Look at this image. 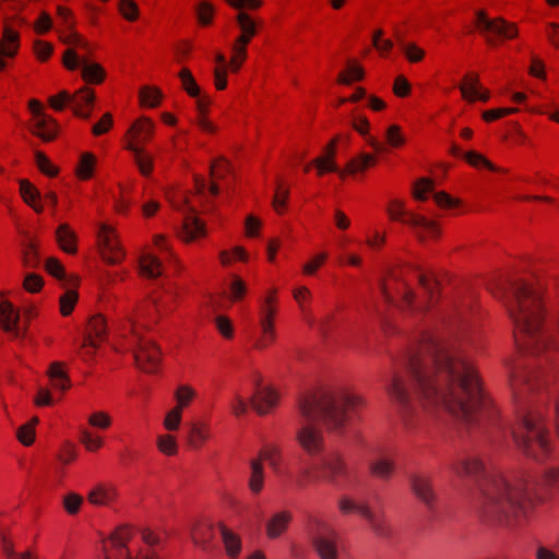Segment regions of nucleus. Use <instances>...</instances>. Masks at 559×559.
<instances>
[{
  "label": "nucleus",
  "mask_w": 559,
  "mask_h": 559,
  "mask_svg": "<svg viewBox=\"0 0 559 559\" xmlns=\"http://www.w3.org/2000/svg\"><path fill=\"white\" fill-rule=\"evenodd\" d=\"M248 487L253 495H259L264 486V467L261 459H252L249 462Z\"/></svg>",
  "instance_id": "nucleus-26"
},
{
  "label": "nucleus",
  "mask_w": 559,
  "mask_h": 559,
  "mask_svg": "<svg viewBox=\"0 0 559 559\" xmlns=\"http://www.w3.org/2000/svg\"><path fill=\"white\" fill-rule=\"evenodd\" d=\"M364 404L361 396L344 390L307 394L300 397L298 443L310 456L321 454L324 450V440L317 424L321 423L331 431H341Z\"/></svg>",
  "instance_id": "nucleus-3"
},
{
  "label": "nucleus",
  "mask_w": 559,
  "mask_h": 559,
  "mask_svg": "<svg viewBox=\"0 0 559 559\" xmlns=\"http://www.w3.org/2000/svg\"><path fill=\"white\" fill-rule=\"evenodd\" d=\"M98 240L102 255L108 263L116 264L122 260L124 253L120 247L115 230L110 226L106 224L100 225Z\"/></svg>",
  "instance_id": "nucleus-17"
},
{
  "label": "nucleus",
  "mask_w": 559,
  "mask_h": 559,
  "mask_svg": "<svg viewBox=\"0 0 559 559\" xmlns=\"http://www.w3.org/2000/svg\"><path fill=\"white\" fill-rule=\"evenodd\" d=\"M383 31L377 29L372 36L373 46L381 52H388L393 48V43L390 39H382Z\"/></svg>",
  "instance_id": "nucleus-58"
},
{
  "label": "nucleus",
  "mask_w": 559,
  "mask_h": 559,
  "mask_svg": "<svg viewBox=\"0 0 559 559\" xmlns=\"http://www.w3.org/2000/svg\"><path fill=\"white\" fill-rule=\"evenodd\" d=\"M129 323L135 340L134 360L136 366L145 372L156 371L160 361L159 348L138 332L131 318H129Z\"/></svg>",
  "instance_id": "nucleus-11"
},
{
  "label": "nucleus",
  "mask_w": 559,
  "mask_h": 559,
  "mask_svg": "<svg viewBox=\"0 0 559 559\" xmlns=\"http://www.w3.org/2000/svg\"><path fill=\"white\" fill-rule=\"evenodd\" d=\"M314 469L321 474L322 479L335 486H338L340 480L348 475L347 463L337 450L323 453L314 464Z\"/></svg>",
  "instance_id": "nucleus-12"
},
{
  "label": "nucleus",
  "mask_w": 559,
  "mask_h": 559,
  "mask_svg": "<svg viewBox=\"0 0 559 559\" xmlns=\"http://www.w3.org/2000/svg\"><path fill=\"white\" fill-rule=\"evenodd\" d=\"M20 191L24 201L29 204L36 212H41L44 206L41 204V197L39 191L28 181H22Z\"/></svg>",
  "instance_id": "nucleus-31"
},
{
  "label": "nucleus",
  "mask_w": 559,
  "mask_h": 559,
  "mask_svg": "<svg viewBox=\"0 0 559 559\" xmlns=\"http://www.w3.org/2000/svg\"><path fill=\"white\" fill-rule=\"evenodd\" d=\"M214 530L210 524H199L192 531V540L197 546L205 548L213 539Z\"/></svg>",
  "instance_id": "nucleus-38"
},
{
  "label": "nucleus",
  "mask_w": 559,
  "mask_h": 559,
  "mask_svg": "<svg viewBox=\"0 0 559 559\" xmlns=\"http://www.w3.org/2000/svg\"><path fill=\"white\" fill-rule=\"evenodd\" d=\"M185 206L187 207V212L185 209L176 206L177 210L185 212L179 236L183 241L191 242L200 237H204L206 235V228L205 224L194 215L193 209L188 205Z\"/></svg>",
  "instance_id": "nucleus-19"
},
{
  "label": "nucleus",
  "mask_w": 559,
  "mask_h": 559,
  "mask_svg": "<svg viewBox=\"0 0 559 559\" xmlns=\"http://www.w3.org/2000/svg\"><path fill=\"white\" fill-rule=\"evenodd\" d=\"M230 171V165L224 158H219L211 166V176L213 178L222 179Z\"/></svg>",
  "instance_id": "nucleus-56"
},
{
  "label": "nucleus",
  "mask_w": 559,
  "mask_h": 559,
  "mask_svg": "<svg viewBox=\"0 0 559 559\" xmlns=\"http://www.w3.org/2000/svg\"><path fill=\"white\" fill-rule=\"evenodd\" d=\"M460 90H461L462 96L468 102H475L477 99L481 100V102H487L490 97L488 91L481 92L479 88H474L473 92H469L467 86H465V85H461Z\"/></svg>",
  "instance_id": "nucleus-55"
},
{
  "label": "nucleus",
  "mask_w": 559,
  "mask_h": 559,
  "mask_svg": "<svg viewBox=\"0 0 559 559\" xmlns=\"http://www.w3.org/2000/svg\"><path fill=\"white\" fill-rule=\"evenodd\" d=\"M63 64L69 70H75L81 67L82 76L88 83H100L105 76V72L99 64L91 63L85 59H81L72 49L66 50Z\"/></svg>",
  "instance_id": "nucleus-16"
},
{
  "label": "nucleus",
  "mask_w": 559,
  "mask_h": 559,
  "mask_svg": "<svg viewBox=\"0 0 559 559\" xmlns=\"http://www.w3.org/2000/svg\"><path fill=\"white\" fill-rule=\"evenodd\" d=\"M157 447L160 452H163L167 455H173L177 451L176 440L174 437H171L169 435H164V436L158 437Z\"/></svg>",
  "instance_id": "nucleus-53"
},
{
  "label": "nucleus",
  "mask_w": 559,
  "mask_h": 559,
  "mask_svg": "<svg viewBox=\"0 0 559 559\" xmlns=\"http://www.w3.org/2000/svg\"><path fill=\"white\" fill-rule=\"evenodd\" d=\"M140 97L142 105L155 107L158 105L162 95L158 90L144 87L140 93Z\"/></svg>",
  "instance_id": "nucleus-50"
},
{
  "label": "nucleus",
  "mask_w": 559,
  "mask_h": 559,
  "mask_svg": "<svg viewBox=\"0 0 559 559\" xmlns=\"http://www.w3.org/2000/svg\"><path fill=\"white\" fill-rule=\"evenodd\" d=\"M214 7L207 1H201L197 7V16L202 25H209L212 22Z\"/></svg>",
  "instance_id": "nucleus-45"
},
{
  "label": "nucleus",
  "mask_w": 559,
  "mask_h": 559,
  "mask_svg": "<svg viewBox=\"0 0 559 559\" xmlns=\"http://www.w3.org/2000/svg\"><path fill=\"white\" fill-rule=\"evenodd\" d=\"M20 48V36L12 28L8 27L2 22V59L4 58H13ZM7 63L2 60V70L5 68Z\"/></svg>",
  "instance_id": "nucleus-22"
},
{
  "label": "nucleus",
  "mask_w": 559,
  "mask_h": 559,
  "mask_svg": "<svg viewBox=\"0 0 559 559\" xmlns=\"http://www.w3.org/2000/svg\"><path fill=\"white\" fill-rule=\"evenodd\" d=\"M374 163V158L371 155L362 154L358 158L352 159L347 164V171L354 174L358 170H362Z\"/></svg>",
  "instance_id": "nucleus-48"
},
{
  "label": "nucleus",
  "mask_w": 559,
  "mask_h": 559,
  "mask_svg": "<svg viewBox=\"0 0 559 559\" xmlns=\"http://www.w3.org/2000/svg\"><path fill=\"white\" fill-rule=\"evenodd\" d=\"M37 423L38 419L35 417L32 419V423L25 424L19 428L16 436L24 445H31L33 443L35 437L34 426Z\"/></svg>",
  "instance_id": "nucleus-44"
},
{
  "label": "nucleus",
  "mask_w": 559,
  "mask_h": 559,
  "mask_svg": "<svg viewBox=\"0 0 559 559\" xmlns=\"http://www.w3.org/2000/svg\"><path fill=\"white\" fill-rule=\"evenodd\" d=\"M48 376L55 389L64 392L70 386L69 377L62 370L60 362L56 361L50 365Z\"/></svg>",
  "instance_id": "nucleus-33"
},
{
  "label": "nucleus",
  "mask_w": 559,
  "mask_h": 559,
  "mask_svg": "<svg viewBox=\"0 0 559 559\" xmlns=\"http://www.w3.org/2000/svg\"><path fill=\"white\" fill-rule=\"evenodd\" d=\"M273 299L267 297L264 299L260 311L261 336L255 341L257 348H265L275 340V330L273 325V316L275 309L272 307Z\"/></svg>",
  "instance_id": "nucleus-18"
},
{
  "label": "nucleus",
  "mask_w": 559,
  "mask_h": 559,
  "mask_svg": "<svg viewBox=\"0 0 559 559\" xmlns=\"http://www.w3.org/2000/svg\"><path fill=\"white\" fill-rule=\"evenodd\" d=\"M141 273L150 278H155L162 274L160 261L153 254H145L140 261Z\"/></svg>",
  "instance_id": "nucleus-35"
},
{
  "label": "nucleus",
  "mask_w": 559,
  "mask_h": 559,
  "mask_svg": "<svg viewBox=\"0 0 559 559\" xmlns=\"http://www.w3.org/2000/svg\"><path fill=\"white\" fill-rule=\"evenodd\" d=\"M36 164L43 174L50 177L57 175V169L51 165L49 159L41 152L36 153Z\"/></svg>",
  "instance_id": "nucleus-57"
},
{
  "label": "nucleus",
  "mask_w": 559,
  "mask_h": 559,
  "mask_svg": "<svg viewBox=\"0 0 559 559\" xmlns=\"http://www.w3.org/2000/svg\"><path fill=\"white\" fill-rule=\"evenodd\" d=\"M501 295L515 325L520 350L534 356L559 349L554 330L544 323L540 296L532 285L514 281L501 289Z\"/></svg>",
  "instance_id": "nucleus-4"
},
{
  "label": "nucleus",
  "mask_w": 559,
  "mask_h": 559,
  "mask_svg": "<svg viewBox=\"0 0 559 559\" xmlns=\"http://www.w3.org/2000/svg\"><path fill=\"white\" fill-rule=\"evenodd\" d=\"M23 262L26 267L35 269L40 264L39 253L35 241L27 237L23 245Z\"/></svg>",
  "instance_id": "nucleus-36"
},
{
  "label": "nucleus",
  "mask_w": 559,
  "mask_h": 559,
  "mask_svg": "<svg viewBox=\"0 0 559 559\" xmlns=\"http://www.w3.org/2000/svg\"><path fill=\"white\" fill-rule=\"evenodd\" d=\"M154 128L153 121L142 117L129 130L134 135V140L129 142L126 148L134 155V162L143 176H148L153 170V157L144 151L142 144L151 139Z\"/></svg>",
  "instance_id": "nucleus-5"
},
{
  "label": "nucleus",
  "mask_w": 559,
  "mask_h": 559,
  "mask_svg": "<svg viewBox=\"0 0 559 559\" xmlns=\"http://www.w3.org/2000/svg\"><path fill=\"white\" fill-rule=\"evenodd\" d=\"M460 477H471L478 483V508L485 521L510 528L522 527L533 515L535 500L543 501V489L559 490V467L544 472L539 480L514 476L506 478L486 469L477 457L469 456L452 465Z\"/></svg>",
  "instance_id": "nucleus-2"
},
{
  "label": "nucleus",
  "mask_w": 559,
  "mask_h": 559,
  "mask_svg": "<svg viewBox=\"0 0 559 559\" xmlns=\"http://www.w3.org/2000/svg\"><path fill=\"white\" fill-rule=\"evenodd\" d=\"M88 423L94 427L106 429L110 426L111 418L106 413L97 412L90 416Z\"/></svg>",
  "instance_id": "nucleus-61"
},
{
  "label": "nucleus",
  "mask_w": 559,
  "mask_h": 559,
  "mask_svg": "<svg viewBox=\"0 0 559 559\" xmlns=\"http://www.w3.org/2000/svg\"><path fill=\"white\" fill-rule=\"evenodd\" d=\"M403 365L405 376L395 377L388 392L405 425L417 407L451 414L469 427L496 421L476 370L453 343L425 332L407 349Z\"/></svg>",
  "instance_id": "nucleus-1"
},
{
  "label": "nucleus",
  "mask_w": 559,
  "mask_h": 559,
  "mask_svg": "<svg viewBox=\"0 0 559 559\" xmlns=\"http://www.w3.org/2000/svg\"><path fill=\"white\" fill-rule=\"evenodd\" d=\"M78 301V293L74 290H67L60 297V311L63 316H69Z\"/></svg>",
  "instance_id": "nucleus-46"
},
{
  "label": "nucleus",
  "mask_w": 559,
  "mask_h": 559,
  "mask_svg": "<svg viewBox=\"0 0 559 559\" xmlns=\"http://www.w3.org/2000/svg\"><path fill=\"white\" fill-rule=\"evenodd\" d=\"M83 502L81 496L74 492H70L63 498V507L69 514H75Z\"/></svg>",
  "instance_id": "nucleus-54"
},
{
  "label": "nucleus",
  "mask_w": 559,
  "mask_h": 559,
  "mask_svg": "<svg viewBox=\"0 0 559 559\" xmlns=\"http://www.w3.org/2000/svg\"><path fill=\"white\" fill-rule=\"evenodd\" d=\"M94 102V94L87 87L81 88L76 94L71 95L66 91L60 92L56 96H51L49 103L56 110H62L66 105H72L74 112L84 118H90V112H84V106H91Z\"/></svg>",
  "instance_id": "nucleus-13"
},
{
  "label": "nucleus",
  "mask_w": 559,
  "mask_h": 559,
  "mask_svg": "<svg viewBox=\"0 0 559 559\" xmlns=\"http://www.w3.org/2000/svg\"><path fill=\"white\" fill-rule=\"evenodd\" d=\"M257 459H261V464H263V461H267L270 466L275 472H278L281 465V452L276 447H271L261 451Z\"/></svg>",
  "instance_id": "nucleus-43"
},
{
  "label": "nucleus",
  "mask_w": 559,
  "mask_h": 559,
  "mask_svg": "<svg viewBox=\"0 0 559 559\" xmlns=\"http://www.w3.org/2000/svg\"><path fill=\"white\" fill-rule=\"evenodd\" d=\"M409 487L415 497L425 507L432 511L437 503V493L432 486V478L428 474L421 472H413L407 475Z\"/></svg>",
  "instance_id": "nucleus-14"
},
{
  "label": "nucleus",
  "mask_w": 559,
  "mask_h": 559,
  "mask_svg": "<svg viewBox=\"0 0 559 559\" xmlns=\"http://www.w3.org/2000/svg\"><path fill=\"white\" fill-rule=\"evenodd\" d=\"M34 128V133L44 141H51L56 136L55 122L47 117L38 118Z\"/></svg>",
  "instance_id": "nucleus-37"
},
{
  "label": "nucleus",
  "mask_w": 559,
  "mask_h": 559,
  "mask_svg": "<svg viewBox=\"0 0 559 559\" xmlns=\"http://www.w3.org/2000/svg\"><path fill=\"white\" fill-rule=\"evenodd\" d=\"M219 532L226 554L229 557H236L241 549V542L239 536L234 534L224 525H219Z\"/></svg>",
  "instance_id": "nucleus-32"
},
{
  "label": "nucleus",
  "mask_w": 559,
  "mask_h": 559,
  "mask_svg": "<svg viewBox=\"0 0 559 559\" xmlns=\"http://www.w3.org/2000/svg\"><path fill=\"white\" fill-rule=\"evenodd\" d=\"M46 271L52 276L62 280L66 276L62 264L56 258H49L45 264Z\"/></svg>",
  "instance_id": "nucleus-59"
},
{
  "label": "nucleus",
  "mask_w": 559,
  "mask_h": 559,
  "mask_svg": "<svg viewBox=\"0 0 559 559\" xmlns=\"http://www.w3.org/2000/svg\"><path fill=\"white\" fill-rule=\"evenodd\" d=\"M396 468L393 456L381 454L369 462V471L372 476L381 480H389Z\"/></svg>",
  "instance_id": "nucleus-21"
},
{
  "label": "nucleus",
  "mask_w": 559,
  "mask_h": 559,
  "mask_svg": "<svg viewBox=\"0 0 559 559\" xmlns=\"http://www.w3.org/2000/svg\"><path fill=\"white\" fill-rule=\"evenodd\" d=\"M386 142L393 147H399L404 144L405 139L401 133V128L396 124L390 126L385 132Z\"/></svg>",
  "instance_id": "nucleus-52"
},
{
  "label": "nucleus",
  "mask_w": 559,
  "mask_h": 559,
  "mask_svg": "<svg viewBox=\"0 0 559 559\" xmlns=\"http://www.w3.org/2000/svg\"><path fill=\"white\" fill-rule=\"evenodd\" d=\"M476 26L486 37L489 45H496L497 39H511L518 35L515 24L506 21L502 17L489 19L484 11L476 13Z\"/></svg>",
  "instance_id": "nucleus-9"
},
{
  "label": "nucleus",
  "mask_w": 559,
  "mask_h": 559,
  "mask_svg": "<svg viewBox=\"0 0 559 559\" xmlns=\"http://www.w3.org/2000/svg\"><path fill=\"white\" fill-rule=\"evenodd\" d=\"M131 530L128 526L118 527L108 538L103 540V559H159L155 551H140L133 557L128 549Z\"/></svg>",
  "instance_id": "nucleus-6"
},
{
  "label": "nucleus",
  "mask_w": 559,
  "mask_h": 559,
  "mask_svg": "<svg viewBox=\"0 0 559 559\" xmlns=\"http://www.w3.org/2000/svg\"><path fill=\"white\" fill-rule=\"evenodd\" d=\"M52 50H53V47L49 43L41 41V40H36L34 43V51H35L37 58L40 59L41 61L47 60L50 57V55L52 53Z\"/></svg>",
  "instance_id": "nucleus-63"
},
{
  "label": "nucleus",
  "mask_w": 559,
  "mask_h": 559,
  "mask_svg": "<svg viewBox=\"0 0 559 559\" xmlns=\"http://www.w3.org/2000/svg\"><path fill=\"white\" fill-rule=\"evenodd\" d=\"M335 143L333 140L325 148L324 156L316 158L311 164L306 165L305 171H309L311 165H316L318 167L319 174L322 175L324 171H338L336 164L334 163L335 156Z\"/></svg>",
  "instance_id": "nucleus-27"
},
{
  "label": "nucleus",
  "mask_w": 559,
  "mask_h": 559,
  "mask_svg": "<svg viewBox=\"0 0 559 559\" xmlns=\"http://www.w3.org/2000/svg\"><path fill=\"white\" fill-rule=\"evenodd\" d=\"M181 421V413L179 409H170L164 420V426L167 430H177L179 428V424Z\"/></svg>",
  "instance_id": "nucleus-62"
},
{
  "label": "nucleus",
  "mask_w": 559,
  "mask_h": 559,
  "mask_svg": "<svg viewBox=\"0 0 559 559\" xmlns=\"http://www.w3.org/2000/svg\"><path fill=\"white\" fill-rule=\"evenodd\" d=\"M210 438V429L205 424L192 423L189 427V441L193 448H200Z\"/></svg>",
  "instance_id": "nucleus-34"
},
{
  "label": "nucleus",
  "mask_w": 559,
  "mask_h": 559,
  "mask_svg": "<svg viewBox=\"0 0 559 559\" xmlns=\"http://www.w3.org/2000/svg\"><path fill=\"white\" fill-rule=\"evenodd\" d=\"M106 335V323L102 316H94L88 323V333L84 337V347H96L97 341H103Z\"/></svg>",
  "instance_id": "nucleus-24"
},
{
  "label": "nucleus",
  "mask_w": 559,
  "mask_h": 559,
  "mask_svg": "<svg viewBox=\"0 0 559 559\" xmlns=\"http://www.w3.org/2000/svg\"><path fill=\"white\" fill-rule=\"evenodd\" d=\"M388 214L391 219L406 223L412 227L418 229L420 239L425 237L435 238L439 236V229L433 221H429L421 215L408 213L404 210V204L399 200H393L389 207Z\"/></svg>",
  "instance_id": "nucleus-10"
},
{
  "label": "nucleus",
  "mask_w": 559,
  "mask_h": 559,
  "mask_svg": "<svg viewBox=\"0 0 559 559\" xmlns=\"http://www.w3.org/2000/svg\"><path fill=\"white\" fill-rule=\"evenodd\" d=\"M292 520V513L288 511H280L271 516L266 522V535L269 538L280 537L287 528Z\"/></svg>",
  "instance_id": "nucleus-25"
},
{
  "label": "nucleus",
  "mask_w": 559,
  "mask_h": 559,
  "mask_svg": "<svg viewBox=\"0 0 559 559\" xmlns=\"http://www.w3.org/2000/svg\"><path fill=\"white\" fill-rule=\"evenodd\" d=\"M234 56L230 61V66L233 71H238L240 69L241 63L247 58V45L234 43L233 45Z\"/></svg>",
  "instance_id": "nucleus-49"
},
{
  "label": "nucleus",
  "mask_w": 559,
  "mask_h": 559,
  "mask_svg": "<svg viewBox=\"0 0 559 559\" xmlns=\"http://www.w3.org/2000/svg\"><path fill=\"white\" fill-rule=\"evenodd\" d=\"M277 394L269 388H259L251 397V405L259 414H265L276 405Z\"/></svg>",
  "instance_id": "nucleus-23"
},
{
  "label": "nucleus",
  "mask_w": 559,
  "mask_h": 559,
  "mask_svg": "<svg viewBox=\"0 0 559 559\" xmlns=\"http://www.w3.org/2000/svg\"><path fill=\"white\" fill-rule=\"evenodd\" d=\"M44 284L43 278L34 273H29L24 278V288L29 293H37Z\"/></svg>",
  "instance_id": "nucleus-60"
},
{
  "label": "nucleus",
  "mask_w": 559,
  "mask_h": 559,
  "mask_svg": "<svg viewBox=\"0 0 559 559\" xmlns=\"http://www.w3.org/2000/svg\"><path fill=\"white\" fill-rule=\"evenodd\" d=\"M433 191V181L427 178L419 179L414 188V198L419 201H425L427 194Z\"/></svg>",
  "instance_id": "nucleus-47"
},
{
  "label": "nucleus",
  "mask_w": 559,
  "mask_h": 559,
  "mask_svg": "<svg viewBox=\"0 0 559 559\" xmlns=\"http://www.w3.org/2000/svg\"><path fill=\"white\" fill-rule=\"evenodd\" d=\"M364 78V70L360 66L349 63L345 72L340 73L338 83L350 84L354 81H360Z\"/></svg>",
  "instance_id": "nucleus-42"
},
{
  "label": "nucleus",
  "mask_w": 559,
  "mask_h": 559,
  "mask_svg": "<svg viewBox=\"0 0 559 559\" xmlns=\"http://www.w3.org/2000/svg\"><path fill=\"white\" fill-rule=\"evenodd\" d=\"M402 307L403 309L418 312H421L426 309V306L415 304V293L406 287L402 293Z\"/></svg>",
  "instance_id": "nucleus-51"
},
{
  "label": "nucleus",
  "mask_w": 559,
  "mask_h": 559,
  "mask_svg": "<svg viewBox=\"0 0 559 559\" xmlns=\"http://www.w3.org/2000/svg\"><path fill=\"white\" fill-rule=\"evenodd\" d=\"M2 332L12 334L14 338L25 335V328L20 324V313L11 302L2 298Z\"/></svg>",
  "instance_id": "nucleus-20"
},
{
  "label": "nucleus",
  "mask_w": 559,
  "mask_h": 559,
  "mask_svg": "<svg viewBox=\"0 0 559 559\" xmlns=\"http://www.w3.org/2000/svg\"><path fill=\"white\" fill-rule=\"evenodd\" d=\"M88 501L96 506H108L116 498V490L112 487L99 485L92 489L87 496Z\"/></svg>",
  "instance_id": "nucleus-30"
},
{
  "label": "nucleus",
  "mask_w": 559,
  "mask_h": 559,
  "mask_svg": "<svg viewBox=\"0 0 559 559\" xmlns=\"http://www.w3.org/2000/svg\"><path fill=\"white\" fill-rule=\"evenodd\" d=\"M195 396V391L189 385H180L175 392V399L177 401V405L174 407L175 409H179L182 413V409L189 405V403Z\"/></svg>",
  "instance_id": "nucleus-41"
},
{
  "label": "nucleus",
  "mask_w": 559,
  "mask_h": 559,
  "mask_svg": "<svg viewBox=\"0 0 559 559\" xmlns=\"http://www.w3.org/2000/svg\"><path fill=\"white\" fill-rule=\"evenodd\" d=\"M241 34L235 43L248 45L251 38L257 34V24L246 12L240 11L236 16Z\"/></svg>",
  "instance_id": "nucleus-28"
},
{
  "label": "nucleus",
  "mask_w": 559,
  "mask_h": 559,
  "mask_svg": "<svg viewBox=\"0 0 559 559\" xmlns=\"http://www.w3.org/2000/svg\"><path fill=\"white\" fill-rule=\"evenodd\" d=\"M56 236L60 248L64 252L74 253L76 251V237L68 224H61L56 231Z\"/></svg>",
  "instance_id": "nucleus-29"
},
{
  "label": "nucleus",
  "mask_w": 559,
  "mask_h": 559,
  "mask_svg": "<svg viewBox=\"0 0 559 559\" xmlns=\"http://www.w3.org/2000/svg\"><path fill=\"white\" fill-rule=\"evenodd\" d=\"M179 78L181 80L185 91L190 96L198 98L197 105H198V109L201 114V116L198 120L199 127L205 132H214L215 127L213 126V123L211 121L205 119V117L203 116L205 107L209 105V99L204 96H202V97L200 96V87L198 86L194 78L192 76V73L187 68H183L179 73Z\"/></svg>",
  "instance_id": "nucleus-15"
},
{
  "label": "nucleus",
  "mask_w": 559,
  "mask_h": 559,
  "mask_svg": "<svg viewBox=\"0 0 559 559\" xmlns=\"http://www.w3.org/2000/svg\"><path fill=\"white\" fill-rule=\"evenodd\" d=\"M338 509L343 514L356 512L369 524L372 532L382 538L391 535V526L381 513H376L367 503H359L349 497H342L338 501Z\"/></svg>",
  "instance_id": "nucleus-8"
},
{
  "label": "nucleus",
  "mask_w": 559,
  "mask_h": 559,
  "mask_svg": "<svg viewBox=\"0 0 559 559\" xmlns=\"http://www.w3.org/2000/svg\"><path fill=\"white\" fill-rule=\"evenodd\" d=\"M308 533L321 559H337V533L328 523L312 519L308 525Z\"/></svg>",
  "instance_id": "nucleus-7"
},
{
  "label": "nucleus",
  "mask_w": 559,
  "mask_h": 559,
  "mask_svg": "<svg viewBox=\"0 0 559 559\" xmlns=\"http://www.w3.org/2000/svg\"><path fill=\"white\" fill-rule=\"evenodd\" d=\"M95 162L96 158L92 153L82 154L76 168V175L83 180L90 179L93 175Z\"/></svg>",
  "instance_id": "nucleus-40"
},
{
  "label": "nucleus",
  "mask_w": 559,
  "mask_h": 559,
  "mask_svg": "<svg viewBox=\"0 0 559 559\" xmlns=\"http://www.w3.org/2000/svg\"><path fill=\"white\" fill-rule=\"evenodd\" d=\"M394 33H395L396 39H397L401 48L403 49L406 58L411 62H418L424 58L425 51L423 49L417 47L415 44H405L402 38V35L400 34V32L397 29H395Z\"/></svg>",
  "instance_id": "nucleus-39"
},
{
  "label": "nucleus",
  "mask_w": 559,
  "mask_h": 559,
  "mask_svg": "<svg viewBox=\"0 0 559 559\" xmlns=\"http://www.w3.org/2000/svg\"><path fill=\"white\" fill-rule=\"evenodd\" d=\"M2 557H7L8 559H31L28 554L19 555L13 550V547L9 540H7L4 534L2 533Z\"/></svg>",
  "instance_id": "nucleus-64"
}]
</instances>
